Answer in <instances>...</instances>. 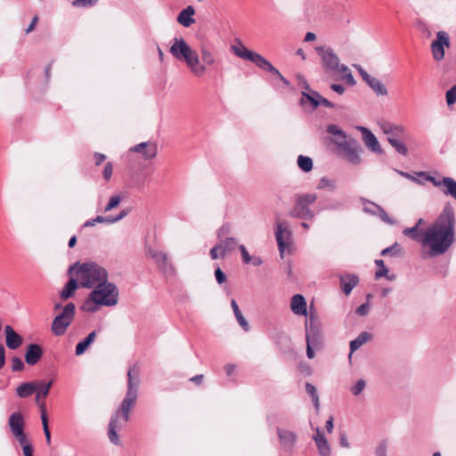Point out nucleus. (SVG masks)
<instances>
[{
  "mask_svg": "<svg viewBox=\"0 0 456 456\" xmlns=\"http://www.w3.org/2000/svg\"><path fill=\"white\" fill-rule=\"evenodd\" d=\"M77 277L81 287L94 289L83 305L84 311L94 313L100 305H114V285L108 281L104 268L94 263H84L77 268Z\"/></svg>",
  "mask_w": 456,
  "mask_h": 456,
  "instance_id": "obj_1",
  "label": "nucleus"
},
{
  "mask_svg": "<svg viewBox=\"0 0 456 456\" xmlns=\"http://www.w3.org/2000/svg\"><path fill=\"white\" fill-rule=\"evenodd\" d=\"M455 224L454 209L447 203L421 236L420 243L428 248V256L443 255L452 246L455 241Z\"/></svg>",
  "mask_w": 456,
  "mask_h": 456,
  "instance_id": "obj_2",
  "label": "nucleus"
},
{
  "mask_svg": "<svg viewBox=\"0 0 456 456\" xmlns=\"http://www.w3.org/2000/svg\"><path fill=\"white\" fill-rule=\"evenodd\" d=\"M169 52L176 60L184 61L194 76L202 77L206 74L205 65H201L199 53L182 37L173 39Z\"/></svg>",
  "mask_w": 456,
  "mask_h": 456,
  "instance_id": "obj_3",
  "label": "nucleus"
},
{
  "mask_svg": "<svg viewBox=\"0 0 456 456\" xmlns=\"http://www.w3.org/2000/svg\"><path fill=\"white\" fill-rule=\"evenodd\" d=\"M315 51L321 57L322 65L326 72L334 75L339 74L341 79L345 80L349 86L355 85L356 82L350 69L346 65L339 63L338 56L330 47L317 46Z\"/></svg>",
  "mask_w": 456,
  "mask_h": 456,
  "instance_id": "obj_4",
  "label": "nucleus"
},
{
  "mask_svg": "<svg viewBox=\"0 0 456 456\" xmlns=\"http://www.w3.org/2000/svg\"><path fill=\"white\" fill-rule=\"evenodd\" d=\"M336 151L337 154L342 159L352 166L356 167L362 163V154L363 153V148L360 142L353 137L344 142H338Z\"/></svg>",
  "mask_w": 456,
  "mask_h": 456,
  "instance_id": "obj_5",
  "label": "nucleus"
},
{
  "mask_svg": "<svg viewBox=\"0 0 456 456\" xmlns=\"http://www.w3.org/2000/svg\"><path fill=\"white\" fill-rule=\"evenodd\" d=\"M128 376V388L126 398L121 403L120 415L124 422L129 419L130 410L134 406L137 397V388L139 385L138 370L135 367L129 369Z\"/></svg>",
  "mask_w": 456,
  "mask_h": 456,
  "instance_id": "obj_6",
  "label": "nucleus"
},
{
  "mask_svg": "<svg viewBox=\"0 0 456 456\" xmlns=\"http://www.w3.org/2000/svg\"><path fill=\"white\" fill-rule=\"evenodd\" d=\"M317 200L316 194H301L297 197L295 206L290 211V216L297 218L314 219V213L308 206Z\"/></svg>",
  "mask_w": 456,
  "mask_h": 456,
  "instance_id": "obj_7",
  "label": "nucleus"
},
{
  "mask_svg": "<svg viewBox=\"0 0 456 456\" xmlns=\"http://www.w3.org/2000/svg\"><path fill=\"white\" fill-rule=\"evenodd\" d=\"M75 309V305L69 303L63 307L61 314L53 319L52 331L56 336H61L66 332L67 328L71 324L74 319Z\"/></svg>",
  "mask_w": 456,
  "mask_h": 456,
  "instance_id": "obj_8",
  "label": "nucleus"
},
{
  "mask_svg": "<svg viewBox=\"0 0 456 456\" xmlns=\"http://www.w3.org/2000/svg\"><path fill=\"white\" fill-rule=\"evenodd\" d=\"M145 253L147 256L155 260L156 265L164 275H175V269L169 261L168 256L166 252L148 247L145 249Z\"/></svg>",
  "mask_w": 456,
  "mask_h": 456,
  "instance_id": "obj_9",
  "label": "nucleus"
},
{
  "mask_svg": "<svg viewBox=\"0 0 456 456\" xmlns=\"http://www.w3.org/2000/svg\"><path fill=\"white\" fill-rule=\"evenodd\" d=\"M305 340L306 343L314 344L315 347L321 344L320 323L317 317L311 310L305 321Z\"/></svg>",
  "mask_w": 456,
  "mask_h": 456,
  "instance_id": "obj_10",
  "label": "nucleus"
},
{
  "mask_svg": "<svg viewBox=\"0 0 456 456\" xmlns=\"http://www.w3.org/2000/svg\"><path fill=\"white\" fill-rule=\"evenodd\" d=\"M275 238L280 255L283 257L286 248L292 242V232L287 222H280L276 224Z\"/></svg>",
  "mask_w": 456,
  "mask_h": 456,
  "instance_id": "obj_11",
  "label": "nucleus"
},
{
  "mask_svg": "<svg viewBox=\"0 0 456 456\" xmlns=\"http://www.w3.org/2000/svg\"><path fill=\"white\" fill-rule=\"evenodd\" d=\"M357 69L362 80L371 88L377 96H386L388 92L386 86L377 77L370 75L360 65H354Z\"/></svg>",
  "mask_w": 456,
  "mask_h": 456,
  "instance_id": "obj_12",
  "label": "nucleus"
},
{
  "mask_svg": "<svg viewBox=\"0 0 456 456\" xmlns=\"http://www.w3.org/2000/svg\"><path fill=\"white\" fill-rule=\"evenodd\" d=\"M444 47H450V37L445 31H438L436 39L431 43L433 58L441 61L444 57Z\"/></svg>",
  "mask_w": 456,
  "mask_h": 456,
  "instance_id": "obj_13",
  "label": "nucleus"
},
{
  "mask_svg": "<svg viewBox=\"0 0 456 456\" xmlns=\"http://www.w3.org/2000/svg\"><path fill=\"white\" fill-rule=\"evenodd\" d=\"M130 151L139 153L144 160H151L158 155V145L151 141L143 142L130 148Z\"/></svg>",
  "mask_w": 456,
  "mask_h": 456,
  "instance_id": "obj_14",
  "label": "nucleus"
},
{
  "mask_svg": "<svg viewBox=\"0 0 456 456\" xmlns=\"http://www.w3.org/2000/svg\"><path fill=\"white\" fill-rule=\"evenodd\" d=\"M356 129L362 133V141L365 146L371 151L382 154V148L374 134L365 126H358Z\"/></svg>",
  "mask_w": 456,
  "mask_h": 456,
  "instance_id": "obj_15",
  "label": "nucleus"
},
{
  "mask_svg": "<svg viewBox=\"0 0 456 456\" xmlns=\"http://www.w3.org/2000/svg\"><path fill=\"white\" fill-rule=\"evenodd\" d=\"M225 227L223 226L217 232L218 243L216 244L220 249L221 257H224L227 254L233 251L237 247V241L232 237H226L223 239L225 232Z\"/></svg>",
  "mask_w": 456,
  "mask_h": 456,
  "instance_id": "obj_16",
  "label": "nucleus"
},
{
  "mask_svg": "<svg viewBox=\"0 0 456 456\" xmlns=\"http://www.w3.org/2000/svg\"><path fill=\"white\" fill-rule=\"evenodd\" d=\"M280 444L282 449L289 453H292L293 448L297 441V436L295 433L287 429H277Z\"/></svg>",
  "mask_w": 456,
  "mask_h": 456,
  "instance_id": "obj_17",
  "label": "nucleus"
},
{
  "mask_svg": "<svg viewBox=\"0 0 456 456\" xmlns=\"http://www.w3.org/2000/svg\"><path fill=\"white\" fill-rule=\"evenodd\" d=\"M5 342L6 346L10 349H17L22 344V337L19 335L10 325L5 326Z\"/></svg>",
  "mask_w": 456,
  "mask_h": 456,
  "instance_id": "obj_18",
  "label": "nucleus"
},
{
  "mask_svg": "<svg viewBox=\"0 0 456 456\" xmlns=\"http://www.w3.org/2000/svg\"><path fill=\"white\" fill-rule=\"evenodd\" d=\"M43 355V349L37 344H29L25 354V361L28 365L37 364Z\"/></svg>",
  "mask_w": 456,
  "mask_h": 456,
  "instance_id": "obj_19",
  "label": "nucleus"
},
{
  "mask_svg": "<svg viewBox=\"0 0 456 456\" xmlns=\"http://www.w3.org/2000/svg\"><path fill=\"white\" fill-rule=\"evenodd\" d=\"M200 57L203 61L202 65H205L207 69L208 66H214L217 62V57L213 49L207 44H201L200 46Z\"/></svg>",
  "mask_w": 456,
  "mask_h": 456,
  "instance_id": "obj_20",
  "label": "nucleus"
},
{
  "mask_svg": "<svg viewBox=\"0 0 456 456\" xmlns=\"http://www.w3.org/2000/svg\"><path fill=\"white\" fill-rule=\"evenodd\" d=\"M290 308L296 315L307 316V305L305 297L300 294H296L291 298Z\"/></svg>",
  "mask_w": 456,
  "mask_h": 456,
  "instance_id": "obj_21",
  "label": "nucleus"
},
{
  "mask_svg": "<svg viewBox=\"0 0 456 456\" xmlns=\"http://www.w3.org/2000/svg\"><path fill=\"white\" fill-rule=\"evenodd\" d=\"M9 426L12 435H21L24 431L25 421L20 412H13L9 418Z\"/></svg>",
  "mask_w": 456,
  "mask_h": 456,
  "instance_id": "obj_22",
  "label": "nucleus"
},
{
  "mask_svg": "<svg viewBox=\"0 0 456 456\" xmlns=\"http://www.w3.org/2000/svg\"><path fill=\"white\" fill-rule=\"evenodd\" d=\"M314 440L318 448L319 453L322 456H330V447L328 443V440L324 436L323 433L320 430V428L316 429V432L314 436Z\"/></svg>",
  "mask_w": 456,
  "mask_h": 456,
  "instance_id": "obj_23",
  "label": "nucleus"
},
{
  "mask_svg": "<svg viewBox=\"0 0 456 456\" xmlns=\"http://www.w3.org/2000/svg\"><path fill=\"white\" fill-rule=\"evenodd\" d=\"M340 279V286H341V289L343 290V292L346 294V295H349L351 293V291L353 290V289L354 287H356V285L358 284L359 282V278L357 275L355 274H346V275H341L339 277Z\"/></svg>",
  "mask_w": 456,
  "mask_h": 456,
  "instance_id": "obj_24",
  "label": "nucleus"
},
{
  "mask_svg": "<svg viewBox=\"0 0 456 456\" xmlns=\"http://www.w3.org/2000/svg\"><path fill=\"white\" fill-rule=\"evenodd\" d=\"M232 52L238 57L249 61L251 62L256 59L257 53L248 50L242 43L239 42L237 45L232 46Z\"/></svg>",
  "mask_w": 456,
  "mask_h": 456,
  "instance_id": "obj_25",
  "label": "nucleus"
},
{
  "mask_svg": "<svg viewBox=\"0 0 456 456\" xmlns=\"http://www.w3.org/2000/svg\"><path fill=\"white\" fill-rule=\"evenodd\" d=\"M321 94L314 90H308L307 92H302V97L300 102L302 105L310 103L313 109H316L320 106Z\"/></svg>",
  "mask_w": 456,
  "mask_h": 456,
  "instance_id": "obj_26",
  "label": "nucleus"
},
{
  "mask_svg": "<svg viewBox=\"0 0 456 456\" xmlns=\"http://www.w3.org/2000/svg\"><path fill=\"white\" fill-rule=\"evenodd\" d=\"M194 13V8L191 5L187 6L178 14L177 21L183 27L188 28L195 22V20L193 19Z\"/></svg>",
  "mask_w": 456,
  "mask_h": 456,
  "instance_id": "obj_27",
  "label": "nucleus"
},
{
  "mask_svg": "<svg viewBox=\"0 0 456 456\" xmlns=\"http://www.w3.org/2000/svg\"><path fill=\"white\" fill-rule=\"evenodd\" d=\"M38 388L37 382L22 383L16 389L17 395L20 398H26L33 395Z\"/></svg>",
  "mask_w": 456,
  "mask_h": 456,
  "instance_id": "obj_28",
  "label": "nucleus"
},
{
  "mask_svg": "<svg viewBox=\"0 0 456 456\" xmlns=\"http://www.w3.org/2000/svg\"><path fill=\"white\" fill-rule=\"evenodd\" d=\"M327 132L335 136L332 142L336 147H338V142H344L351 138V136L346 134V133L340 129L337 125L328 126Z\"/></svg>",
  "mask_w": 456,
  "mask_h": 456,
  "instance_id": "obj_29",
  "label": "nucleus"
},
{
  "mask_svg": "<svg viewBox=\"0 0 456 456\" xmlns=\"http://www.w3.org/2000/svg\"><path fill=\"white\" fill-rule=\"evenodd\" d=\"M384 134L387 135V139L391 137H401L404 134V128L402 126L386 123L382 126Z\"/></svg>",
  "mask_w": 456,
  "mask_h": 456,
  "instance_id": "obj_30",
  "label": "nucleus"
},
{
  "mask_svg": "<svg viewBox=\"0 0 456 456\" xmlns=\"http://www.w3.org/2000/svg\"><path fill=\"white\" fill-rule=\"evenodd\" d=\"M96 338V331H92L82 341L76 346V355H82Z\"/></svg>",
  "mask_w": 456,
  "mask_h": 456,
  "instance_id": "obj_31",
  "label": "nucleus"
},
{
  "mask_svg": "<svg viewBox=\"0 0 456 456\" xmlns=\"http://www.w3.org/2000/svg\"><path fill=\"white\" fill-rule=\"evenodd\" d=\"M444 183L441 191L446 195L456 200V181L451 177H443Z\"/></svg>",
  "mask_w": 456,
  "mask_h": 456,
  "instance_id": "obj_32",
  "label": "nucleus"
},
{
  "mask_svg": "<svg viewBox=\"0 0 456 456\" xmlns=\"http://www.w3.org/2000/svg\"><path fill=\"white\" fill-rule=\"evenodd\" d=\"M371 339V334L367 331L361 332L356 338L352 340L350 342V351L352 354L353 352L356 351L358 348H360L363 344L370 341Z\"/></svg>",
  "mask_w": 456,
  "mask_h": 456,
  "instance_id": "obj_33",
  "label": "nucleus"
},
{
  "mask_svg": "<svg viewBox=\"0 0 456 456\" xmlns=\"http://www.w3.org/2000/svg\"><path fill=\"white\" fill-rule=\"evenodd\" d=\"M37 384H38V388L36 391L37 392L36 403L40 407L41 403H45L44 402H41V398L45 399L48 395L50 388L53 385V381H49L47 383L40 382Z\"/></svg>",
  "mask_w": 456,
  "mask_h": 456,
  "instance_id": "obj_34",
  "label": "nucleus"
},
{
  "mask_svg": "<svg viewBox=\"0 0 456 456\" xmlns=\"http://www.w3.org/2000/svg\"><path fill=\"white\" fill-rule=\"evenodd\" d=\"M231 306H232L233 314H234L239 324L241 326V328L245 331L249 330V325H248L247 320L244 318L242 313L240 312L239 305L235 299H232Z\"/></svg>",
  "mask_w": 456,
  "mask_h": 456,
  "instance_id": "obj_35",
  "label": "nucleus"
},
{
  "mask_svg": "<svg viewBox=\"0 0 456 456\" xmlns=\"http://www.w3.org/2000/svg\"><path fill=\"white\" fill-rule=\"evenodd\" d=\"M41 420L47 444H51V433L48 427V417L45 403L40 404Z\"/></svg>",
  "mask_w": 456,
  "mask_h": 456,
  "instance_id": "obj_36",
  "label": "nucleus"
},
{
  "mask_svg": "<svg viewBox=\"0 0 456 456\" xmlns=\"http://www.w3.org/2000/svg\"><path fill=\"white\" fill-rule=\"evenodd\" d=\"M77 288V281L75 279H70L61 292L62 300H67L71 297Z\"/></svg>",
  "mask_w": 456,
  "mask_h": 456,
  "instance_id": "obj_37",
  "label": "nucleus"
},
{
  "mask_svg": "<svg viewBox=\"0 0 456 456\" xmlns=\"http://www.w3.org/2000/svg\"><path fill=\"white\" fill-rule=\"evenodd\" d=\"M373 207V209H368L366 208L367 213H370L372 215H378L379 217L386 223L393 224H395V221L392 220L388 215L386 213V211L379 205H371Z\"/></svg>",
  "mask_w": 456,
  "mask_h": 456,
  "instance_id": "obj_38",
  "label": "nucleus"
},
{
  "mask_svg": "<svg viewBox=\"0 0 456 456\" xmlns=\"http://www.w3.org/2000/svg\"><path fill=\"white\" fill-rule=\"evenodd\" d=\"M114 222V217L112 216H98L94 219L88 220L84 224V227H91L95 225L96 224H110Z\"/></svg>",
  "mask_w": 456,
  "mask_h": 456,
  "instance_id": "obj_39",
  "label": "nucleus"
},
{
  "mask_svg": "<svg viewBox=\"0 0 456 456\" xmlns=\"http://www.w3.org/2000/svg\"><path fill=\"white\" fill-rule=\"evenodd\" d=\"M388 142L395 148V150L398 153L403 156H405L408 153L407 146L402 141L399 140V137L388 138Z\"/></svg>",
  "mask_w": 456,
  "mask_h": 456,
  "instance_id": "obj_40",
  "label": "nucleus"
},
{
  "mask_svg": "<svg viewBox=\"0 0 456 456\" xmlns=\"http://www.w3.org/2000/svg\"><path fill=\"white\" fill-rule=\"evenodd\" d=\"M305 390L307 392V394L310 395V396L312 397V401L314 404V408L316 411H319L320 409V402H319V395L317 394V389L316 387L312 385L311 383H306L305 384Z\"/></svg>",
  "mask_w": 456,
  "mask_h": 456,
  "instance_id": "obj_41",
  "label": "nucleus"
},
{
  "mask_svg": "<svg viewBox=\"0 0 456 456\" xmlns=\"http://www.w3.org/2000/svg\"><path fill=\"white\" fill-rule=\"evenodd\" d=\"M297 165L304 172H309L313 168V160L309 157L300 155L297 158Z\"/></svg>",
  "mask_w": 456,
  "mask_h": 456,
  "instance_id": "obj_42",
  "label": "nucleus"
},
{
  "mask_svg": "<svg viewBox=\"0 0 456 456\" xmlns=\"http://www.w3.org/2000/svg\"><path fill=\"white\" fill-rule=\"evenodd\" d=\"M253 63H255L259 69H262L265 71H270V69L273 67V65L264 58L261 54L257 53L256 59Z\"/></svg>",
  "mask_w": 456,
  "mask_h": 456,
  "instance_id": "obj_43",
  "label": "nucleus"
},
{
  "mask_svg": "<svg viewBox=\"0 0 456 456\" xmlns=\"http://www.w3.org/2000/svg\"><path fill=\"white\" fill-rule=\"evenodd\" d=\"M253 63H255L259 69H262L265 71H270V69L273 67V65L264 58L261 54L257 53L256 59Z\"/></svg>",
  "mask_w": 456,
  "mask_h": 456,
  "instance_id": "obj_44",
  "label": "nucleus"
},
{
  "mask_svg": "<svg viewBox=\"0 0 456 456\" xmlns=\"http://www.w3.org/2000/svg\"><path fill=\"white\" fill-rule=\"evenodd\" d=\"M400 253H401V248L397 242L394 243L390 247L384 248L381 251L382 256L391 255L393 256H396L400 255Z\"/></svg>",
  "mask_w": 456,
  "mask_h": 456,
  "instance_id": "obj_45",
  "label": "nucleus"
},
{
  "mask_svg": "<svg viewBox=\"0 0 456 456\" xmlns=\"http://www.w3.org/2000/svg\"><path fill=\"white\" fill-rule=\"evenodd\" d=\"M403 233L406 236H409L411 239H412L414 240L420 241V240H421V237H419V229L417 228V226L405 228L403 231Z\"/></svg>",
  "mask_w": 456,
  "mask_h": 456,
  "instance_id": "obj_46",
  "label": "nucleus"
},
{
  "mask_svg": "<svg viewBox=\"0 0 456 456\" xmlns=\"http://www.w3.org/2000/svg\"><path fill=\"white\" fill-rule=\"evenodd\" d=\"M366 382L364 379H361L357 380V382L351 387V392L354 395H359L365 388Z\"/></svg>",
  "mask_w": 456,
  "mask_h": 456,
  "instance_id": "obj_47",
  "label": "nucleus"
},
{
  "mask_svg": "<svg viewBox=\"0 0 456 456\" xmlns=\"http://www.w3.org/2000/svg\"><path fill=\"white\" fill-rule=\"evenodd\" d=\"M446 102L448 106L452 105L456 102V85L446 92Z\"/></svg>",
  "mask_w": 456,
  "mask_h": 456,
  "instance_id": "obj_48",
  "label": "nucleus"
},
{
  "mask_svg": "<svg viewBox=\"0 0 456 456\" xmlns=\"http://www.w3.org/2000/svg\"><path fill=\"white\" fill-rule=\"evenodd\" d=\"M11 362H12V370L13 371H20L24 369V363L20 358L13 357Z\"/></svg>",
  "mask_w": 456,
  "mask_h": 456,
  "instance_id": "obj_49",
  "label": "nucleus"
},
{
  "mask_svg": "<svg viewBox=\"0 0 456 456\" xmlns=\"http://www.w3.org/2000/svg\"><path fill=\"white\" fill-rule=\"evenodd\" d=\"M97 0H74L72 5L76 7H87L94 5Z\"/></svg>",
  "mask_w": 456,
  "mask_h": 456,
  "instance_id": "obj_50",
  "label": "nucleus"
},
{
  "mask_svg": "<svg viewBox=\"0 0 456 456\" xmlns=\"http://www.w3.org/2000/svg\"><path fill=\"white\" fill-rule=\"evenodd\" d=\"M239 248H240V253H241L243 263L244 264H249L251 262V256L248 252V250L245 248V246L244 245H240Z\"/></svg>",
  "mask_w": 456,
  "mask_h": 456,
  "instance_id": "obj_51",
  "label": "nucleus"
},
{
  "mask_svg": "<svg viewBox=\"0 0 456 456\" xmlns=\"http://www.w3.org/2000/svg\"><path fill=\"white\" fill-rule=\"evenodd\" d=\"M215 276L218 284H223L227 280L226 275L219 267L216 269Z\"/></svg>",
  "mask_w": 456,
  "mask_h": 456,
  "instance_id": "obj_52",
  "label": "nucleus"
},
{
  "mask_svg": "<svg viewBox=\"0 0 456 456\" xmlns=\"http://www.w3.org/2000/svg\"><path fill=\"white\" fill-rule=\"evenodd\" d=\"M377 456H387V444L385 442L380 443L375 450Z\"/></svg>",
  "mask_w": 456,
  "mask_h": 456,
  "instance_id": "obj_53",
  "label": "nucleus"
},
{
  "mask_svg": "<svg viewBox=\"0 0 456 456\" xmlns=\"http://www.w3.org/2000/svg\"><path fill=\"white\" fill-rule=\"evenodd\" d=\"M369 310H370L369 304L365 303V304H362L361 305H359L356 308L355 312L358 315L364 316L369 313Z\"/></svg>",
  "mask_w": 456,
  "mask_h": 456,
  "instance_id": "obj_54",
  "label": "nucleus"
},
{
  "mask_svg": "<svg viewBox=\"0 0 456 456\" xmlns=\"http://www.w3.org/2000/svg\"><path fill=\"white\" fill-rule=\"evenodd\" d=\"M111 175H112V164L110 162H108L103 170V177L105 178V180L109 181L111 178Z\"/></svg>",
  "mask_w": 456,
  "mask_h": 456,
  "instance_id": "obj_55",
  "label": "nucleus"
},
{
  "mask_svg": "<svg viewBox=\"0 0 456 456\" xmlns=\"http://www.w3.org/2000/svg\"><path fill=\"white\" fill-rule=\"evenodd\" d=\"M14 436L17 438V440L19 441L20 444L23 447V446H26V445H30L24 431L21 432V435H14Z\"/></svg>",
  "mask_w": 456,
  "mask_h": 456,
  "instance_id": "obj_56",
  "label": "nucleus"
},
{
  "mask_svg": "<svg viewBox=\"0 0 456 456\" xmlns=\"http://www.w3.org/2000/svg\"><path fill=\"white\" fill-rule=\"evenodd\" d=\"M38 19H39V18H38V16H37V15H36V16L32 19V20H31V22H30L29 26L25 29V33H26V34H28V33H30V32H32V31L34 30V28H35L36 25H37V22H38Z\"/></svg>",
  "mask_w": 456,
  "mask_h": 456,
  "instance_id": "obj_57",
  "label": "nucleus"
},
{
  "mask_svg": "<svg viewBox=\"0 0 456 456\" xmlns=\"http://www.w3.org/2000/svg\"><path fill=\"white\" fill-rule=\"evenodd\" d=\"M209 255H210L212 259H217V258L221 257V256H220V249H219L217 245L214 246L210 249Z\"/></svg>",
  "mask_w": 456,
  "mask_h": 456,
  "instance_id": "obj_58",
  "label": "nucleus"
},
{
  "mask_svg": "<svg viewBox=\"0 0 456 456\" xmlns=\"http://www.w3.org/2000/svg\"><path fill=\"white\" fill-rule=\"evenodd\" d=\"M132 208L127 207L126 208L121 210L118 214H116V222L121 220L125 216L128 215V213L131 211Z\"/></svg>",
  "mask_w": 456,
  "mask_h": 456,
  "instance_id": "obj_59",
  "label": "nucleus"
},
{
  "mask_svg": "<svg viewBox=\"0 0 456 456\" xmlns=\"http://www.w3.org/2000/svg\"><path fill=\"white\" fill-rule=\"evenodd\" d=\"M108 436L111 442H114V419L112 418L109 423Z\"/></svg>",
  "mask_w": 456,
  "mask_h": 456,
  "instance_id": "obj_60",
  "label": "nucleus"
},
{
  "mask_svg": "<svg viewBox=\"0 0 456 456\" xmlns=\"http://www.w3.org/2000/svg\"><path fill=\"white\" fill-rule=\"evenodd\" d=\"M428 181L432 182V183L436 186V187H438L440 189H442L444 183H442V178H436V177H433V176H428Z\"/></svg>",
  "mask_w": 456,
  "mask_h": 456,
  "instance_id": "obj_61",
  "label": "nucleus"
},
{
  "mask_svg": "<svg viewBox=\"0 0 456 456\" xmlns=\"http://www.w3.org/2000/svg\"><path fill=\"white\" fill-rule=\"evenodd\" d=\"M387 273H388V269L386 266H383L376 272L375 278L379 279L383 276H386Z\"/></svg>",
  "mask_w": 456,
  "mask_h": 456,
  "instance_id": "obj_62",
  "label": "nucleus"
},
{
  "mask_svg": "<svg viewBox=\"0 0 456 456\" xmlns=\"http://www.w3.org/2000/svg\"><path fill=\"white\" fill-rule=\"evenodd\" d=\"M330 88L338 94H343L345 92V88L341 85L332 84L330 86Z\"/></svg>",
  "mask_w": 456,
  "mask_h": 456,
  "instance_id": "obj_63",
  "label": "nucleus"
},
{
  "mask_svg": "<svg viewBox=\"0 0 456 456\" xmlns=\"http://www.w3.org/2000/svg\"><path fill=\"white\" fill-rule=\"evenodd\" d=\"M24 456H33V447L32 445H26L22 447Z\"/></svg>",
  "mask_w": 456,
  "mask_h": 456,
  "instance_id": "obj_64",
  "label": "nucleus"
}]
</instances>
